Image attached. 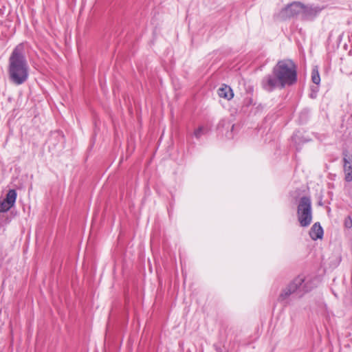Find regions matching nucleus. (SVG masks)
<instances>
[{"label": "nucleus", "instance_id": "9d476101", "mask_svg": "<svg viewBox=\"0 0 352 352\" xmlns=\"http://www.w3.org/2000/svg\"><path fill=\"white\" fill-rule=\"evenodd\" d=\"M16 192L15 190L11 189L8 192V193L6 195V197L4 200L6 201V202H8V204L9 205H10L11 206H13L16 201Z\"/></svg>", "mask_w": 352, "mask_h": 352}, {"label": "nucleus", "instance_id": "f257e3e1", "mask_svg": "<svg viewBox=\"0 0 352 352\" xmlns=\"http://www.w3.org/2000/svg\"><path fill=\"white\" fill-rule=\"evenodd\" d=\"M297 81L296 65L290 59L279 60L270 74L264 76L261 82L262 88L271 92L275 89H283Z\"/></svg>", "mask_w": 352, "mask_h": 352}, {"label": "nucleus", "instance_id": "0eeeda50", "mask_svg": "<svg viewBox=\"0 0 352 352\" xmlns=\"http://www.w3.org/2000/svg\"><path fill=\"white\" fill-rule=\"evenodd\" d=\"M344 171L345 173V180L346 182L352 181V157L344 154L343 157Z\"/></svg>", "mask_w": 352, "mask_h": 352}, {"label": "nucleus", "instance_id": "423d86ee", "mask_svg": "<svg viewBox=\"0 0 352 352\" xmlns=\"http://www.w3.org/2000/svg\"><path fill=\"white\" fill-rule=\"evenodd\" d=\"M321 8L318 6H305L303 5L300 17L305 21L313 20L321 11Z\"/></svg>", "mask_w": 352, "mask_h": 352}, {"label": "nucleus", "instance_id": "6e6552de", "mask_svg": "<svg viewBox=\"0 0 352 352\" xmlns=\"http://www.w3.org/2000/svg\"><path fill=\"white\" fill-rule=\"evenodd\" d=\"M309 235H310V237L313 240H317V239H321L322 237L323 230H322V228L321 227L320 223H315L312 226V227L309 231Z\"/></svg>", "mask_w": 352, "mask_h": 352}, {"label": "nucleus", "instance_id": "f8f14e48", "mask_svg": "<svg viewBox=\"0 0 352 352\" xmlns=\"http://www.w3.org/2000/svg\"><path fill=\"white\" fill-rule=\"evenodd\" d=\"M208 129L206 126H200L194 131V135L197 139H199L202 135L207 133Z\"/></svg>", "mask_w": 352, "mask_h": 352}, {"label": "nucleus", "instance_id": "7ed1b4c3", "mask_svg": "<svg viewBox=\"0 0 352 352\" xmlns=\"http://www.w3.org/2000/svg\"><path fill=\"white\" fill-rule=\"evenodd\" d=\"M318 283L319 279L316 276L298 275L282 291L278 300L287 303L288 298L292 294H295L298 298H301L316 287Z\"/></svg>", "mask_w": 352, "mask_h": 352}, {"label": "nucleus", "instance_id": "f03ea898", "mask_svg": "<svg viewBox=\"0 0 352 352\" xmlns=\"http://www.w3.org/2000/svg\"><path fill=\"white\" fill-rule=\"evenodd\" d=\"M29 71L24 44L20 43L14 47L8 59V79L13 85H21L28 80Z\"/></svg>", "mask_w": 352, "mask_h": 352}, {"label": "nucleus", "instance_id": "1a4fd4ad", "mask_svg": "<svg viewBox=\"0 0 352 352\" xmlns=\"http://www.w3.org/2000/svg\"><path fill=\"white\" fill-rule=\"evenodd\" d=\"M218 95L220 98L227 99L228 100H231L234 97V93L230 87L223 85L218 89Z\"/></svg>", "mask_w": 352, "mask_h": 352}, {"label": "nucleus", "instance_id": "9b49d317", "mask_svg": "<svg viewBox=\"0 0 352 352\" xmlns=\"http://www.w3.org/2000/svg\"><path fill=\"white\" fill-rule=\"evenodd\" d=\"M311 80L316 85H319L320 82V76L319 74L318 67H314L311 71Z\"/></svg>", "mask_w": 352, "mask_h": 352}, {"label": "nucleus", "instance_id": "39448f33", "mask_svg": "<svg viewBox=\"0 0 352 352\" xmlns=\"http://www.w3.org/2000/svg\"><path fill=\"white\" fill-rule=\"evenodd\" d=\"M302 10H303V4L299 2H294L283 9L280 14L283 18H289L298 14L301 15Z\"/></svg>", "mask_w": 352, "mask_h": 352}, {"label": "nucleus", "instance_id": "4468645a", "mask_svg": "<svg viewBox=\"0 0 352 352\" xmlns=\"http://www.w3.org/2000/svg\"><path fill=\"white\" fill-rule=\"evenodd\" d=\"M344 226L347 228H352V219L350 217H347L344 220Z\"/></svg>", "mask_w": 352, "mask_h": 352}, {"label": "nucleus", "instance_id": "20e7f679", "mask_svg": "<svg viewBox=\"0 0 352 352\" xmlns=\"http://www.w3.org/2000/svg\"><path fill=\"white\" fill-rule=\"evenodd\" d=\"M298 220L300 226L307 227L312 221L311 201L309 197L300 198L297 208Z\"/></svg>", "mask_w": 352, "mask_h": 352}, {"label": "nucleus", "instance_id": "ddd939ff", "mask_svg": "<svg viewBox=\"0 0 352 352\" xmlns=\"http://www.w3.org/2000/svg\"><path fill=\"white\" fill-rule=\"evenodd\" d=\"M12 206L9 205L8 202L3 199L2 201H0V212H6L8 211Z\"/></svg>", "mask_w": 352, "mask_h": 352}]
</instances>
